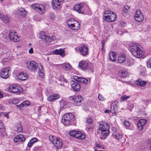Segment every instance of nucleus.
Returning a JSON list of instances; mask_svg holds the SVG:
<instances>
[{
	"mask_svg": "<svg viewBox=\"0 0 151 151\" xmlns=\"http://www.w3.org/2000/svg\"><path fill=\"white\" fill-rule=\"evenodd\" d=\"M39 37L43 40L47 42H51L55 39V36H52L51 37L49 36H47L44 32H42L40 35Z\"/></svg>",
	"mask_w": 151,
	"mask_h": 151,
	"instance_id": "obj_7",
	"label": "nucleus"
},
{
	"mask_svg": "<svg viewBox=\"0 0 151 151\" xmlns=\"http://www.w3.org/2000/svg\"><path fill=\"white\" fill-rule=\"evenodd\" d=\"M49 139L50 142L53 143V145L57 149H60L62 146V143L61 140L52 135L49 137Z\"/></svg>",
	"mask_w": 151,
	"mask_h": 151,
	"instance_id": "obj_4",
	"label": "nucleus"
},
{
	"mask_svg": "<svg viewBox=\"0 0 151 151\" xmlns=\"http://www.w3.org/2000/svg\"><path fill=\"white\" fill-rule=\"evenodd\" d=\"M140 47L139 45L136 43L131 45L129 47V50L134 57L139 58L142 57L144 54Z\"/></svg>",
	"mask_w": 151,
	"mask_h": 151,
	"instance_id": "obj_1",
	"label": "nucleus"
},
{
	"mask_svg": "<svg viewBox=\"0 0 151 151\" xmlns=\"http://www.w3.org/2000/svg\"><path fill=\"white\" fill-rule=\"evenodd\" d=\"M9 37L11 40L14 42L18 41L19 40V37L17 35V33L13 30L10 31Z\"/></svg>",
	"mask_w": 151,
	"mask_h": 151,
	"instance_id": "obj_10",
	"label": "nucleus"
},
{
	"mask_svg": "<svg viewBox=\"0 0 151 151\" xmlns=\"http://www.w3.org/2000/svg\"><path fill=\"white\" fill-rule=\"evenodd\" d=\"M130 97L129 96H127L126 95H124L121 97V99L122 101H124L128 99Z\"/></svg>",
	"mask_w": 151,
	"mask_h": 151,
	"instance_id": "obj_41",
	"label": "nucleus"
},
{
	"mask_svg": "<svg viewBox=\"0 0 151 151\" xmlns=\"http://www.w3.org/2000/svg\"><path fill=\"white\" fill-rule=\"evenodd\" d=\"M99 145H98V144L97 145V146H98V147H99Z\"/></svg>",
	"mask_w": 151,
	"mask_h": 151,
	"instance_id": "obj_63",
	"label": "nucleus"
},
{
	"mask_svg": "<svg viewBox=\"0 0 151 151\" xmlns=\"http://www.w3.org/2000/svg\"><path fill=\"white\" fill-rule=\"evenodd\" d=\"M109 57L110 60L112 61H115L116 60V56L114 52H111L109 53Z\"/></svg>",
	"mask_w": 151,
	"mask_h": 151,
	"instance_id": "obj_36",
	"label": "nucleus"
},
{
	"mask_svg": "<svg viewBox=\"0 0 151 151\" xmlns=\"http://www.w3.org/2000/svg\"><path fill=\"white\" fill-rule=\"evenodd\" d=\"M129 9V8L128 6H125L124 7L123 11L125 13H127Z\"/></svg>",
	"mask_w": 151,
	"mask_h": 151,
	"instance_id": "obj_45",
	"label": "nucleus"
},
{
	"mask_svg": "<svg viewBox=\"0 0 151 151\" xmlns=\"http://www.w3.org/2000/svg\"><path fill=\"white\" fill-rule=\"evenodd\" d=\"M104 112L105 113H109L110 112V111L109 110L106 109L104 111Z\"/></svg>",
	"mask_w": 151,
	"mask_h": 151,
	"instance_id": "obj_55",
	"label": "nucleus"
},
{
	"mask_svg": "<svg viewBox=\"0 0 151 151\" xmlns=\"http://www.w3.org/2000/svg\"><path fill=\"white\" fill-rule=\"evenodd\" d=\"M76 81V82L72 80L70 82V84L73 90L77 92L80 90L81 86L79 81Z\"/></svg>",
	"mask_w": 151,
	"mask_h": 151,
	"instance_id": "obj_12",
	"label": "nucleus"
},
{
	"mask_svg": "<svg viewBox=\"0 0 151 151\" xmlns=\"http://www.w3.org/2000/svg\"><path fill=\"white\" fill-rule=\"evenodd\" d=\"M41 66L42 68V69L39 70V71H38V74L39 76H40L42 78H43L44 77L43 68L42 67V65H41Z\"/></svg>",
	"mask_w": 151,
	"mask_h": 151,
	"instance_id": "obj_38",
	"label": "nucleus"
},
{
	"mask_svg": "<svg viewBox=\"0 0 151 151\" xmlns=\"http://www.w3.org/2000/svg\"><path fill=\"white\" fill-rule=\"evenodd\" d=\"M136 84L138 86H144L146 84V82L145 81H142L141 80H138L137 81L135 82Z\"/></svg>",
	"mask_w": 151,
	"mask_h": 151,
	"instance_id": "obj_32",
	"label": "nucleus"
},
{
	"mask_svg": "<svg viewBox=\"0 0 151 151\" xmlns=\"http://www.w3.org/2000/svg\"><path fill=\"white\" fill-rule=\"evenodd\" d=\"M112 129L113 130H114V131H116V128H113Z\"/></svg>",
	"mask_w": 151,
	"mask_h": 151,
	"instance_id": "obj_58",
	"label": "nucleus"
},
{
	"mask_svg": "<svg viewBox=\"0 0 151 151\" xmlns=\"http://www.w3.org/2000/svg\"><path fill=\"white\" fill-rule=\"evenodd\" d=\"M37 141L38 139L34 137L31 139L28 144L27 145L28 147H31L34 143Z\"/></svg>",
	"mask_w": 151,
	"mask_h": 151,
	"instance_id": "obj_31",
	"label": "nucleus"
},
{
	"mask_svg": "<svg viewBox=\"0 0 151 151\" xmlns=\"http://www.w3.org/2000/svg\"><path fill=\"white\" fill-rule=\"evenodd\" d=\"M124 125L128 127L130 125V123L128 121H125L124 122Z\"/></svg>",
	"mask_w": 151,
	"mask_h": 151,
	"instance_id": "obj_49",
	"label": "nucleus"
},
{
	"mask_svg": "<svg viewBox=\"0 0 151 151\" xmlns=\"http://www.w3.org/2000/svg\"><path fill=\"white\" fill-rule=\"evenodd\" d=\"M108 19H106V21L109 22H113L115 21L116 19V15L115 14L114 12L112 13L110 16H109Z\"/></svg>",
	"mask_w": 151,
	"mask_h": 151,
	"instance_id": "obj_27",
	"label": "nucleus"
},
{
	"mask_svg": "<svg viewBox=\"0 0 151 151\" xmlns=\"http://www.w3.org/2000/svg\"><path fill=\"white\" fill-rule=\"evenodd\" d=\"M112 136L114 137V138L117 140H119L120 142L124 141L125 140V138L123 139L122 140L123 136L122 134H112Z\"/></svg>",
	"mask_w": 151,
	"mask_h": 151,
	"instance_id": "obj_28",
	"label": "nucleus"
},
{
	"mask_svg": "<svg viewBox=\"0 0 151 151\" xmlns=\"http://www.w3.org/2000/svg\"><path fill=\"white\" fill-rule=\"evenodd\" d=\"M12 102L13 104H16L19 102V100L17 99H14L12 100Z\"/></svg>",
	"mask_w": 151,
	"mask_h": 151,
	"instance_id": "obj_42",
	"label": "nucleus"
},
{
	"mask_svg": "<svg viewBox=\"0 0 151 151\" xmlns=\"http://www.w3.org/2000/svg\"><path fill=\"white\" fill-rule=\"evenodd\" d=\"M60 97V95L57 94H54L50 95L47 98V100L50 101H53L55 100L58 99Z\"/></svg>",
	"mask_w": 151,
	"mask_h": 151,
	"instance_id": "obj_22",
	"label": "nucleus"
},
{
	"mask_svg": "<svg viewBox=\"0 0 151 151\" xmlns=\"http://www.w3.org/2000/svg\"><path fill=\"white\" fill-rule=\"evenodd\" d=\"M99 128L101 131V135L105 137L109 134V127L105 122H101L100 123Z\"/></svg>",
	"mask_w": 151,
	"mask_h": 151,
	"instance_id": "obj_3",
	"label": "nucleus"
},
{
	"mask_svg": "<svg viewBox=\"0 0 151 151\" xmlns=\"http://www.w3.org/2000/svg\"><path fill=\"white\" fill-rule=\"evenodd\" d=\"M24 106V104H22V102L21 103L20 105H17L16 106L17 108L20 109H22L23 106Z\"/></svg>",
	"mask_w": 151,
	"mask_h": 151,
	"instance_id": "obj_48",
	"label": "nucleus"
},
{
	"mask_svg": "<svg viewBox=\"0 0 151 151\" xmlns=\"http://www.w3.org/2000/svg\"><path fill=\"white\" fill-rule=\"evenodd\" d=\"M117 109V107L114 102L112 104L111 107V111L113 113H114L116 112Z\"/></svg>",
	"mask_w": 151,
	"mask_h": 151,
	"instance_id": "obj_34",
	"label": "nucleus"
},
{
	"mask_svg": "<svg viewBox=\"0 0 151 151\" xmlns=\"http://www.w3.org/2000/svg\"><path fill=\"white\" fill-rule=\"evenodd\" d=\"M94 151H98L97 150H94Z\"/></svg>",
	"mask_w": 151,
	"mask_h": 151,
	"instance_id": "obj_64",
	"label": "nucleus"
},
{
	"mask_svg": "<svg viewBox=\"0 0 151 151\" xmlns=\"http://www.w3.org/2000/svg\"><path fill=\"white\" fill-rule=\"evenodd\" d=\"M9 91L12 93L20 94L22 92L23 89L20 86L11 85L9 86Z\"/></svg>",
	"mask_w": 151,
	"mask_h": 151,
	"instance_id": "obj_6",
	"label": "nucleus"
},
{
	"mask_svg": "<svg viewBox=\"0 0 151 151\" xmlns=\"http://www.w3.org/2000/svg\"><path fill=\"white\" fill-rule=\"evenodd\" d=\"M150 150H151V145H150Z\"/></svg>",
	"mask_w": 151,
	"mask_h": 151,
	"instance_id": "obj_61",
	"label": "nucleus"
},
{
	"mask_svg": "<svg viewBox=\"0 0 151 151\" xmlns=\"http://www.w3.org/2000/svg\"><path fill=\"white\" fill-rule=\"evenodd\" d=\"M4 128V125L3 124L1 121L0 122V129H2Z\"/></svg>",
	"mask_w": 151,
	"mask_h": 151,
	"instance_id": "obj_50",
	"label": "nucleus"
},
{
	"mask_svg": "<svg viewBox=\"0 0 151 151\" xmlns=\"http://www.w3.org/2000/svg\"><path fill=\"white\" fill-rule=\"evenodd\" d=\"M146 121L145 119H140L137 122V125L138 129L139 130H141L143 128V127L146 123Z\"/></svg>",
	"mask_w": 151,
	"mask_h": 151,
	"instance_id": "obj_17",
	"label": "nucleus"
},
{
	"mask_svg": "<svg viewBox=\"0 0 151 151\" xmlns=\"http://www.w3.org/2000/svg\"><path fill=\"white\" fill-rule=\"evenodd\" d=\"M0 18L5 23L9 22L10 18L7 15L0 14Z\"/></svg>",
	"mask_w": 151,
	"mask_h": 151,
	"instance_id": "obj_25",
	"label": "nucleus"
},
{
	"mask_svg": "<svg viewBox=\"0 0 151 151\" xmlns=\"http://www.w3.org/2000/svg\"><path fill=\"white\" fill-rule=\"evenodd\" d=\"M73 78L76 81H78L79 82L81 81L82 83L85 84H86L88 81L87 79L77 76H73Z\"/></svg>",
	"mask_w": 151,
	"mask_h": 151,
	"instance_id": "obj_19",
	"label": "nucleus"
},
{
	"mask_svg": "<svg viewBox=\"0 0 151 151\" xmlns=\"http://www.w3.org/2000/svg\"><path fill=\"white\" fill-rule=\"evenodd\" d=\"M41 107H42L41 106H39V107L38 108V112H40V111H41Z\"/></svg>",
	"mask_w": 151,
	"mask_h": 151,
	"instance_id": "obj_54",
	"label": "nucleus"
},
{
	"mask_svg": "<svg viewBox=\"0 0 151 151\" xmlns=\"http://www.w3.org/2000/svg\"><path fill=\"white\" fill-rule=\"evenodd\" d=\"M0 1L1 2H2V1H3V0H0Z\"/></svg>",
	"mask_w": 151,
	"mask_h": 151,
	"instance_id": "obj_62",
	"label": "nucleus"
},
{
	"mask_svg": "<svg viewBox=\"0 0 151 151\" xmlns=\"http://www.w3.org/2000/svg\"><path fill=\"white\" fill-rule=\"evenodd\" d=\"M62 1L60 0H52L51 6L54 9H59L61 7V4Z\"/></svg>",
	"mask_w": 151,
	"mask_h": 151,
	"instance_id": "obj_14",
	"label": "nucleus"
},
{
	"mask_svg": "<svg viewBox=\"0 0 151 151\" xmlns=\"http://www.w3.org/2000/svg\"><path fill=\"white\" fill-rule=\"evenodd\" d=\"M31 44L30 43V44H29L28 45V46L29 47H30L31 46Z\"/></svg>",
	"mask_w": 151,
	"mask_h": 151,
	"instance_id": "obj_59",
	"label": "nucleus"
},
{
	"mask_svg": "<svg viewBox=\"0 0 151 151\" xmlns=\"http://www.w3.org/2000/svg\"><path fill=\"white\" fill-rule=\"evenodd\" d=\"M4 115L6 117L8 118L9 117V115L7 113H6V114H4Z\"/></svg>",
	"mask_w": 151,
	"mask_h": 151,
	"instance_id": "obj_57",
	"label": "nucleus"
},
{
	"mask_svg": "<svg viewBox=\"0 0 151 151\" xmlns=\"http://www.w3.org/2000/svg\"><path fill=\"white\" fill-rule=\"evenodd\" d=\"M15 128L16 131L17 132H23L22 127L21 123L20 122L17 123L16 124Z\"/></svg>",
	"mask_w": 151,
	"mask_h": 151,
	"instance_id": "obj_30",
	"label": "nucleus"
},
{
	"mask_svg": "<svg viewBox=\"0 0 151 151\" xmlns=\"http://www.w3.org/2000/svg\"><path fill=\"white\" fill-rule=\"evenodd\" d=\"M113 12L111 10H108L105 11L104 13V16L103 17L104 19L106 21V19H108L109 16H110L111 15Z\"/></svg>",
	"mask_w": 151,
	"mask_h": 151,
	"instance_id": "obj_26",
	"label": "nucleus"
},
{
	"mask_svg": "<svg viewBox=\"0 0 151 151\" xmlns=\"http://www.w3.org/2000/svg\"><path fill=\"white\" fill-rule=\"evenodd\" d=\"M83 5L82 4H79L76 5L74 8V9L79 13L83 14L84 12Z\"/></svg>",
	"mask_w": 151,
	"mask_h": 151,
	"instance_id": "obj_15",
	"label": "nucleus"
},
{
	"mask_svg": "<svg viewBox=\"0 0 151 151\" xmlns=\"http://www.w3.org/2000/svg\"><path fill=\"white\" fill-rule=\"evenodd\" d=\"M98 97L99 99L100 100L103 101L104 100V98L101 94L99 95Z\"/></svg>",
	"mask_w": 151,
	"mask_h": 151,
	"instance_id": "obj_47",
	"label": "nucleus"
},
{
	"mask_svg": "<svg viewBox=\"0 0 151 151\" xmlns=\"http://www.w3.org/2000/svg\"><path fill=\"white\" fill-rule=\"evenodd\" d=\"M79 66L82 70L87 69L88 68V63L85 61H81L79 63Z\"/></svg>",
	"mask_w": 151,
	"mask_h": 151,
	"instance_id": "obj_18",
	"label": "nucleus"
},
{
	"mask_svg": "<svg viewBox=\"0 0 151 151\" xmlns=\"http://www.w3.org/2000/svg\"><path fill=\"white\" fill-rule=\"evenodd\" d=\"M67 24L69 27L74 30H78L80 28L79 23L73 19H69L67 21Z\"/></svg>",
	"mask_w": 151,
	"mask_h": 151,
	"instance_id": "obj_5",
	"label": "nucleus"
},
{
	"mask_svg": "<svg viewBox=\"0 0 151 151\" xmlns=\"http://www.w3.org/2000/svg\"><path fill=\"white\" fill-rule=\"evenodd\" d=\"M101 44H102V47H104V40H103L102 41Z\"/></svg>",
	"mask_w": 151,
	"mask_h": 151,
	"instance_id": "obj_53",
	"label": "nucleus"
},
{
	"mask_svg": "<svg viewBox=\"0 0 151 151\" xmlns=\"http://www.w3.org/2000/svg\"><path fill=\"white\" fill-rule=\"evenodd\" d=\"M32 8L36 11H38L41 14H43L45 11L44 7L41 4H33L32 5Z\"/></svg>",
	"mask_w": 151,
	"mask_h": 151,
	"instance_id": "obj_8",
	"label": "nucleus"
},
{
	"mask_svg": "<svg viewBox=\"0 0 151 151\" xmlns=\"http://www.w3.org/2000/svg\"><path fill=\"white\" fill-rule=\"evenodd\" d=\"M126 60V57L124 54L118 56L117 60L119 63H122L124 62Z\"/></svg>",
	"mask_w": 151,
	"mask_h": 151,
	"instance_id": "obj_29",
	"label": "nucleus"
},
{
	"mask_svg": "<svg viewBox=\"0 0 151 151\" xmlns=\"http://www.w3.org/2000/svg\"><path fill=\"white\" fill-rule=\"evenodd\" d=\"M79 50L80 53L82 55H86L87 54L88 47L86 45H82L79 48Z\"/></svg>",
	"mask_w": 151,
	"mask_h": 151,
	"instance_id": "obj_16",
	"label": "nucleus"
},
{
	"mask_svg": "<svg viewBox=\"0 0 151 151\" xmlns=\"http://www.w3.org/2000/svg\"><path fill=\"white\" fill-rule=\"evenodd\" d=\"M65 52L64 50L62 49H59V50L56 49L54 51V52L57 55H59L61 56Z\"/></svg>",
	"mask_w": 151,
	"mask_h": 151,
	"instance_id": "obj_33",
	"label": "nucleus"
},
{
	"mask_svg": "<svg viewBox=\"0 0 151 151\" xmlns=\"http://www.w3.org/2000/svg\"><path fill=\"white\" fill-rule=\"evenodd\" d=\"M128 73L126 71H123L122 72L121 76L123 78H125L127 76Z\"/></svg>",
	"mask_w": 151,
	"mask_h": 151,
	"instance_id": "obj_40",
	"label": "nucleus"
},
{
	"mask_svg": "<svg viewBox=\"0 0 151 151\" xmlns=\"http://www.w3.org/2000/svg\"><path fill=\"white\" fill-rule=\"evenodd\" d=\"M28 68L32 71L36 70L38 68L37 63L34 61H28L27 63Z\"/></svg>",
	"mask_w": 151,
	"mask_h": 151,
	"instance_id": "obj_13",
	"label": "nucleus"
},
{
	"mask_svg": "<svg viewBox=\"0 0 151 151\" xmlns=\"http://www.w3.org/2000/svg\"><path fill=\"white\" fill-rule=\"evenodd\" d=\"M76 131L71 130L69 132V134L71 136L73 137H75V136L76 135Z\"/></svg>",
	"mask_w": 151,
	"mask_h": 151,
	"instance_id": "obj_39",
	"label": "nucleus"
},
{
	"mask_svg": "<svg viewBox=\"0 0 151 151\" xmlns=\"http://www.w3.org/2000/svg\"><path fill=\"white\" fill-rule=\"evenodd\" d=\"M100 139H104L103 138V137H101ZM104 139H105V138H104Z\"/></svg>",
	"mask_w": 151,
	"mask_h": 151,
	"instance_id": "obj_60",
	"label": "nucleus"
},
{
	"mask_svg": "<svg viewBox=\"0 0 151 151\" xmlns=\"http://www.w3.org/2000/svg\"><path fill=\"white\" fill-rule=\"evenodd\" d=\"M63 68L65 70H68L71 68V66L69 63H64L62 65Z\"/></svg>",
	"mask_w": 151,
	"mask_h": 151,
	"instance_id": "obj_35",
	"label": "nucleus"
},
{
	"mask_svg": "<svg viewBox=\"0 0 151 151\" xmlns=\"http://www.w3.org/2000/svg\"><path fill=\"white\" fill-rule=\"evenodd\" d=\"M82 97L80 95H76L73 96L72 97V100L75 102L76 104L78 103H80L81 102L82 100Z\"/></svg>",
	"mask_w": 151,
	"mask_h": 151,
	"instance_id": "obj_20",
	"label": "nucleus"
},
{
	"mask_svg": "<svg viewBox=\"0 0 151 151\" xmlns=\"http://www.w3.org/2000/svg\"><path fill=\"white\" fill-rule=\"evenodd\" d=\"M75 137L79 139H83L86 137L85 135L81 132L76 131V135Z\"/></svg>",
	"mask_w": 151,
	"mask_h": 151,
	"instance_id": "obj_24",
	"label": "nucleus"
},
{
	"mask_svg": "<svg viewBox=\"0 0 151 151\" xmlns=\"http://www.w3.org/2000/svg\"><path fill=\"white\" fill-rule=\"evenodd\" d=\"M22 104H24V106L25 105H26V106H28L30 105V103L29 100H26L22 102Z\"/></svg>",
	"mask_w": 151,
	"mask_h": 151,
	"instance_id": "obj_46",
	"label": "nucleus"
},
{
	"mask_svg": "<svg viewBox=\"0 0 151 151\" xmlns=\"http://www.w3.org/2000/svg\"><path fill=\"white\" fill-rule=\"evenodd\" d=\"M29 52L30 54L34 52L33 49L32 47H31L29 51Z\"/></svg>",
	"mask_w": 151,
	"mask_h": 151,
	"instance_id": "obj_51",
	"label": "nucleus"
},
{
	"mask_svg": "<svg viewBox=\"0 0 151 151\" xmlns=\"http://www.w3.org/2000/svg\"><path fill=\"white\" fill-rule=\"evenodd\" d=\"M147 66L148 68H151V58L147 61Z\"/></svg>",
	"mask_w": 151,
	"mask_h": 151,
	"instance_id": "obj_43",
	"label": "nucleus"
},
{
	"mask_svg": "<svg viewBox=\"0 0 151 151\" xmlns=\"http://www.w3.org/2000/svg\"><path fill=\"white\" fill-rule=\"evenodd\" d=\"M25 139V138L22 134H19L14 139V141L15 142L20 141H24Z\"/></svg>",
	"mask_w": 151,
	"mask_h": 151,
	"instance_id": "obj_21",
	"label": "nucleus"
},
{
	"mask_svg": "<svg viewBox=\"0 0 151 151\" xmlns=\"http://www.w3.org/2000/svg\"><path fill=\"white\" fill-rule=\"evenodd\" d=\"M3 96L2 93H1L0 92V98H3Z\"/></svg>",
	"mask_w": 151,
	"mask_h": 151,
	"instance_id": "obj_56",
	"label": "nucleus"
},
{
	"mask_svg": "<svg viewBox=\"0 0 151 151\" xmlns=\"http://www.w3.org/2000/svg\"><path fill=\"white\" fill-rule=\"evenodd\" d=\"M93 122L92 119L90 118H88L86 119V122L89 124H92Z\"/></svg>",
	"mask_w": 151,
	"mask_h": 151,
	"instance_id": "obj_44",
	"label": "nucleus"
},
{
	"mask_svg": "<svg viewBox=\"0 0 151 151\" xmlns=\"http://www.w3.org/2000/svg\"><path fill=\"white\" fill-rule=\"evenodd\" d=\"M140 74L141 75H144L145 74V71L144 70H143L142 71H141L140 72Z\"/></svg>",
	"mask_w": 151,
	"mask_h": 151,
	"instance_id": "obj_52",
	"label": "nucleus"
},
{
	"mask_svg": "<svg viewBox=\"0 0 151 151\" xmlns=\"http://www.w3.org/2000/svg\"><path fill=\"white\" fill-rule=\"evenodd\" d=\"M18 77L20 80L25 81L28 78V76L26 73L21 72L19 73Z\"/></svg>",
	"mask_w": 151,
	"mask_h": 151,
	"instance_id": "obj_23",
	"label": "nucleus"
},
{
	"mask_svg": "<svg viewBox=\"0 0 151 151\" xmlns=\"http://www.w3.org/2000/svg\"><path fill=\"white\" fill-rule=\"evenodd\" d=\"M9 67H8L3 68L0 74V77L1 78L4 79H6L9 77Z\"/></svg>",
	"mask_w": 151,
	"mask_h": 151,
	"instance_id": "obj_11",
	"label": "nucleus"
},
{
	"mask_svg": "<svg viewBox=\"0 0 151 151\" xmlns=\"http://www.w3.org/2000/svg\"><path fill=\"white\" fill-rule=\"evenodd\" d=\"M19 13L20 15L24 17L27 14V12L25 9L21 8H20L19 9Z\"/></svg>",
	"mask_w": 151,
	"mask_h": 151,
	"instance_id": "obj_37",
	"label": "nucleus"
},
{
	"mask_svg": "<svg viewBox=\"0 0 151 151\" xmlns=\"http://www.w3.org/2000/svg\"><path fill=\"white\" fill-rule=\"evenodd\" d=\"M74 115L71 113H67L63 115L62 117V122L64 125L68 126L70 125V122L73 121Z\"/></svg>",
	"mask_w": 151,
	"mask_h": 151,
	"instance_id": "obj_2",
	"label": "nucleus"
},
{
	"mask_svg": "<svg viewBox=\"0 0 151 151\" xmlns=\"http://www.w3.org/2000/svg\"><path fill=\"white\" fill-rule=\"evenodd\" d=\"M135 20L138 22H142L144 19L143 16L140 9L136 10V12L134 16Z\"/></svg>",
	"mask_w": 151,
	"mask_h": 151,
	"instance_id": "obj_9",
	"label": "nucleus"
}]
</instances>
